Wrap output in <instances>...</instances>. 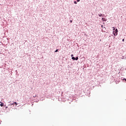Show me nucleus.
<instances>
[{"label":"nucleus","mask_w":126,"mask_h":126,"mask_svg":"<svg viewBox=\"0 0 126 126\" xmlns=\"http://www.w3.org/2000/svg\"><path fill=\"white\" fill-rule=\"evenodd\" d=\"M102 19L103 21H107V19H105V18H102Z\"/></svg>","instance_id":"7ed1b4c3"},{"label":"nucleus","mask_w":126,"mask_h":126,"mask_svg":"<svg viewBox=\"0 0 126 126\" xmlns=\"http://www.w3.org/2000/svg\"><path fill=\"white\" fill-rule=\"evenodd\" d=\"M75 61H77L78 60V57H77L75 58Z\"/></svg>","instance_id":"20e7f679"},{"label":"nucleus","mask_w":126,"mask_h":126,"mask_svg":"<svg viewBox=\"0 0 126 126\" xmlns=\"http://www.w3.org/2000/svg\"><path fill=\"white\" fill-rule=\"evenodd\" d=\"M72 60H73V61L75 60V57H72Z\"/></svg>","instance_id":"39448f33"},{"label":"nucleus","mask_w":126,"mask_h":126,"mask_svg":"<svg viewBox=\"0 0 126 126\" xmlns=\"http://www.w3.org/2000/svg\"><path fill=\"white\" fill-rule=\"evenodd\" d=\"M55 52V53H57V52H59V49H57Z\"/></svg>","instance_id":"6e6552de"},{"label":"nucleus","mask_w":126,"mask_h":126,"mask_svg":"<svg viewBox=\"0 0 126 126\" xmlns=\"http://www.w3.org/2000/svg\"><path fill=\"white\" fill-rule=\"evenodd\" d=\"M77 1L78 2L80 1V0H77Z\"/></svg>","instance_id":"f8f14e48"},{"label":"nucleus","mask_w":126,"mask_h":126,"mask_svg":"<svg viewBox=\"0 0 126 126\" xmlns=\"http://www.w3.org/2000/svg\"><path fill=\"white\" fill-rule=\"evenodd\" d=\"M98 16H100V17L102 16V14H98Z\"/></svg>","instance_id":"1a4fd4ad"},{"label":"nucleus","mask_w":126,"mask_h":126,"mask_svg":"<svg viewBox=\"0 0 126 126\" xmlns=\"http://www.w3.org/2000/svg\"><path fill=\"white\" fill-rule=\"evenodd\" d=\"M122 41H123V42H125V39H123L122 40Z\"/></svg>","instance_id":"9d476101"},{"label":"nucleus","mask_w":126,"mask_h":126,"mask_svg":"<svg viewBox=\"0 0 126 126\" xmlns=\"http://www.w3.org/2000/svg\"><path fill=\"white\" fill-rule=\"evenodd\" d=\"M71 57H73V54H71Z\"/></svg>","instance_id":"9b49d317"},{"label":"nucleus","mask_w":126,"mask_h":126,"mask_svg":"<svg viewBox=\"0 0 126 126\" xmlns=\"http://www.w3.org/2000/svg\"><path fill=\"white\" fill-rule=\"evenodd\" d=\"M113 33L114 35V36H117L118 35V32H119V31H118V29H116V28L113 27Z\"/></svg>","instance_id":"f257e3e1"},{"label":"nucleus","mask_w":126,"mask_h":126,"mask_svg":"<svg viewBox=\"0 0 126 126\" xmlns=\"http://www.w3.org/2000/svg\"><path fill=\"white\" fill-rule=\"evenodd\" d=\"M12 105H14V103H12Z\"/></svg>","instance_id":"4468645a"},{"label":"nucleus","mask_w":126,"mask_h":126,"mask_svg":"<svg viewBox=\"0 0 126 126\" xmlns=\"http://www.w3.org/2000/svg\"><path fill=\"white\" fill-rule=\"evenodd\" d=\"M14 104H15L16 106H17V103L16 102H14Z\"/></svg>","instance_id":"0eeeda50"},{"label":"nucleus","mask_w":126,"mask_h":126,"mask_svg":"<svg viewBox=\"0 0 126 126\" xmlns=\"http://www.w3.org/2000/svg\"><path fill=\"white\" fill-rule=\"evenodd\" d=\"M0 103H1V104H0V106L1 107H3V105H4L3 103H2V102H0Z\"/></svg>","instance_id":"f03ea898"},{"label":"nucleus","mask_w":126,"mask_h":126,"mask_svg":"<svg viewBox=\"0 0 126 126\" xmlns=\"http://www.w3.org/2000/svg\"><path fill=\"white\" fill-rule=\"evenodd\" d=\"M74 3H75V4H77V2H76V1H75Z\"/></svg>","instance_id":"423d86ee"},{"label":"nucleus","mask_w":126,"mask_h":126,"mask_svg":"<svg viewBox=\"0 0 126 126\" xmlns=\"http://www.w3.org/2000/svg\"><path fill=\"white\" fill-rule=\"evenodd\" d=\"M70 22L71 23H72V21L71 20V21H70Z\"/></svg>","instance_id":"ddd939ff"}]
</instances>
